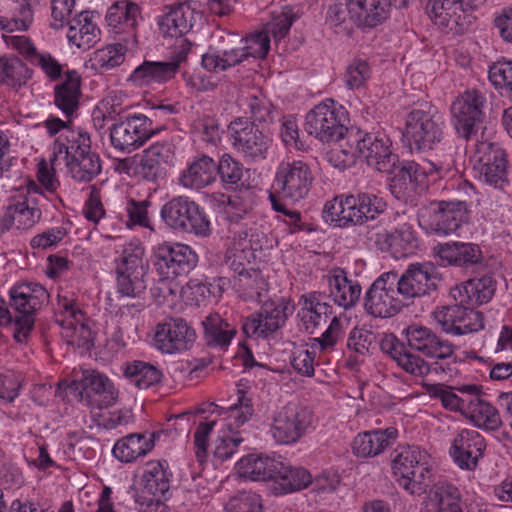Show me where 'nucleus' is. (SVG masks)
<instances>
[{"label": "nucleus", "mask_w": 512, "mask_h": 512, "mask_svg": "<svg viewBox=\"0 0 512 512\" xmlns=\"http://www.w3.org/2000/svg\"><path fill=\"white\" fill-rule=\"evenodd\" d=\"M426 392L430 397L440 400L444 408L450 411H459L464 414L467 405L456 394L454 388L439 383L427 384Z\"/></svg>", "instance_id": "680f3d73"}, {"label": "nucleus", "mask_w": 512, "mask_h": 512, "mask_svg": "<svg viewBox=\"0 0 512 512\" xmlns=\"http://www.w3.org/2000/svg\"><path fill=\"white\" fill-rule=\"evenodd\" d=\"M475 178L490 186H498L506 179L507 161L504 151L491 142L476 145L471 157Z\"/></svg>", "instance_id": "aec40b11"}, {"label": "nucleus", "mask_w": 512, "mask_h": 512, "mask_svg": "<svg viewBox=\"0 0 512 512\" xmlns=\"http://www.w3.org/2000/svg\"><path fill=\"white\" fill-rule=\"evenodd\" d=\"M351 130L354 137L359 140L357 143L358 157L363 158L369 166L380 172L390 171L398 161L397 155L393 152L391 139L384 133Z\"/></svg>", "instance_id": "5701e85b"}, {"label": "nucleus", "mask_w": 512, "mask_h": 512, "mask_svg": "<svg viewBox=\"0 0 512 512\" xmlns=\"http://www.w3.org/2000/svg\"><path fill=\"white\" fill-rule=\"evenodd\" d=\"M488 77L496 89L512 92V60L501 59L491 64Z\"/></svg>", "instance_id": "338daca9"}, {"label": "nucleus", "mask_w": 512, "mask_h": 512, "mask_svg": "<svg viewBox=\"0 0 512 512\" xmlns=\"http://www.w3.org/2000/svg\"><path fill=\"white\" fill-rule=\"evenodd\" d=\"M157 437L154 432L129 434L114 444L112 453L121 462L135 461L153 450Z\"/></svg>", "instance_id": "58836bf2"}, {"label": "nucleus", "mask_w": 512, "mask_h": 512, "mask_svg": "<svg viewBox=\"0 0 512 512\" xmlns=\"http://www.w3.org/2000/svg\"><path fill=\"white\" fill-rule=\"evenodd\" d=\"M299 306L298 317L310 332L319 325L322 315L328 311V305L322 301L320 295L314 293L302 295Z\"/></svg>", "instance_id": "6e6d98bb"}, {"label": "nucleus", "mask_w": 512, "mask_h": 512, "mask_svg": "<svg viewBox=\"0 0 512 512\" xmlns=\"http://www.w3.org/2000/svg\"><path fill=\"white\" fill-rule=\"evenodd\" d=\"M81 79L76 71H68L65 80L55 87V104L66 115L78 107Z\"/></svg>", "instance_id": "09e8293b"}, {"label": "nucleus", "mask_w": 512, "mask_h": 512, "mask_svg": "<svg viewBox=\"0 0 512 512\" xmlns=\"http://www.w3.org/2000/svg\"><path fill=\"white\" fill-rule=\"evenodd\" d=\"M294 312V305L286 299H279L266 303L261 311L257 313L266 320L274 324L275 329H279L286 321L289 315Z\"/></svg>", "instance_id": "0e129e2a"}, {"label": "nucleus", "mask_w": 512, "mask_h": 512, "mask_svg": "<svg viewBox=\"0 0 512 512\" xmlns=\"http://www.w3.org/2000/svg\"><path fill=\"white\" fill-rule=\"evenodd\" d=\"M408 346L423 353L425 356L434 359H446L453 354V346L438 338L430 328L420 324L412 323L403 329Z\"/></svg>", "instance_id": "c756f323"}, {"label": "nucleus", "mask_w": 512, "mask_h": 512, "mask_svg": "<svg viewBox=\"0 0 512 512\" xmlns=\"http://www.w3.org/2000/svg\"><path fill=\"white\" fill-rule=\"evenodd\" d=\"M176 163L175 146L170 141L153 143L143 151L140 172L148 180L163 177Z\"/></svg>", "instance_id": "72a5a7b5"}, {"label": "nucleus", "mask_w": 512, "mask_h": 512, "mask_svg": "<svg viewBox=\"0 0 512 512\" xmlns=\"http://www.w3.org/2000/svg\"><path fill=\"white\" fill-rule=\"evenodd\" d=\"M140 19L139 6L127 0L116 2L110 6L105 17L107 26L116 34L133 30Z\"/></svg>", "instance_id": "c03bdc74"}, {"label": "nucleus", "mask_w": 512, "mask_h": 512, "mask_svg": "<svg viewBox=\"0 0 512 512\" xmlns=\"http://www.w3.org/2000/svg\"><path fill=\"white\" fill-rule=\"evenodd\" d=\"M124 375L140 389H147L160 383L163 374L156 365L145 361H133L124 367Z\"/></svg>", "instance_id": "5fc2aeb1"}, {"label": "nucleus", "mask_w": 512, "mask_h": 512, "mask_svg": "<svg viewBox=\"0 0 512 512\" xmlns=\"http://www.w3.org/2000/svg\"><path fill=\"white\" fill-rule=\"evenodd\" d=\"M377 244L396 258H405L416 254L420 249V238L412 224H398L389 231L377 234Z\"/></svg>", "instance_id": "2f4dec72"}, {"label": "nucleus", "mask_w": 512, "mask_h": 512, "mask_svg": "<svg viewBox=\"0 0 512 512\" xmlns=\"http://www.w3.org/2000/svg\"><path fill=\"white\" fill-rule=\"evenodd\" d=\"M236 387V402L228 408L211 404L210 412L215 417L195 416L194 449L201 465H221L238 452L243 442L240 427L251 418L253 406L247 395L248 382L241 379Z\"/></svg>", "instance_id": "f257e3e1"}, {"label": "nucleus", "mask_w": 512, "mask_h": 512, "mask_svg": "<svg viewBox=\"0 0 512 512\" xmlns=\"http://www.w3.org/2000/svg\"><path fill=\"white\" fill-rule=\"evenodd\" d=\"M217 165L206 155L194 158L180 175L179 183L189 189H201L216 179Z\"/></svg>", "instance_id": "79ce46f5"}, {"label": "nucleus", "mask_w": 512, "mask_h": 512, "mask_svg": "<svg viewBox=\"0 0 512 512\" xmlns=\"http://www.w3.org/2000/svg\"><path fill=\"white\" fill-rule=\"evenodd\" d=\"M202 19L201 6L197 1H187L167 8L158 17V26L164 37L180 38Z\"/></svg>", "instance_id": "a878e982"}, {"label": "nucleus", "mask_w": 512, "mask_h": 512, "mask_svg": "<svg viewBox=\"0 0 512 512\" xmlns=\"http://www.w3.org/2000/svg\"><path fill=\"white\" fill-rule=\"evenodd\" d=\"M238 53L239 49L234 48L221 54L216 51H209L202 56V66L209 72L223 71L241 62Z\"/></svg>", "instance_id": "e2e57ef3"}, {"label": "nucleus", "mask_w": 512, "mask_h": 512, "mask_svg": "<svg viewBox=\"0 0 512 512\" xmlns=\"http://www.w3.org/2000/svg\"><path fill=\"white\" fill-rule=\"evenodd\" d=\"M154 267L163 281L188 274L198 262L197 253L187 244L163 242L153 248Z\"/></svg>", "instance_id": "ddd939ff"}, {"label": "nucleus", "mask_w": 512, "mask_h": 512, "mask_svg": "<svg viewBox=\"0 0 512 512\" xmlns=\"http://www.w3.org/2000/svg\"><path fill=\"white\" fill-rule=\"evenodd\" d=\"M55 161L77 181H90L101 171L99 157L91 151L90 137L81 130H68L66 142H55Z\"/></svg>", "instance_id": "20e7f679"}, {"label": "nucleus", "mask_w": 512, "mask_h": 512, "mask_svg": "<svg viewBox=\"0 0 512 512\" xmlns=\"http://www.w3.org/2000/svg\"><path fill=\"white\" fill-rule=\"evenodd\" d=\"M345 5L350 18L361 26H377L389 14L386 0H345Z\"/></svg>", "instance_id": "ea45409f"}, {"label": "nucleus", "mask_w": 512, "mask_h": 512, "mask_svg": "<svg viewBox=\"0 0 512 512\" xmlns=\"http://www.w3.org/2000/svg\"><path fill=\"white\" fill-rule=\"evenodd\" d=\"M485 447L483 437L476 430L463 429L454 436L449 454L459 468L474 470Z\"/></svg>", "instance_id": "7c9ffc66"}, {"label": "nucleus", "mask_w": 512, "mask_h": 512, "mask_svg": "<svg viewBox=\"0 0 512 512\" xmlns=\"http://www.w3.org/2000/svg\"><path fill=\"white\" fill-rule=\"evenodd\" d=\"M203 326L207 343L221 349L228 347L237 333L236 328L218 314L208 316Z\"/></svg>", "instance_id": "603ef678"}, {"label": "nucleus", "mask_w": 512, "mask_h": 512, "mask_svg": "<svg viewBox=\"0 0 512 512\" xmlns=\"http://www.w3.org/2000/svg\"><path fill=\"white\" fill-rule=\"evenodd\" d=\"M313 177L306 163L300 160L283 161L279 164L274 178V193L269 195L272 208L280 213L278 218L290 227L291 232L300 229V213L286 208L276 198L296 203L305 198L309 192Z\"/></svg>", "instance_id": "7ed1b4c3"}, {"label": "nucleus", "mask_w": 512, "mask_h": 512, "mask_svg": "<svg viewBox=\"0 0 512 512\" xmlns=\"http://www.w3.org/2000/svg\"><path fill=\"white\" fill-rule=\"evenodd\" d=\"M469 220L464 202L437 201L420 210L418 223L426 234L448 236L458 231Z\"/></svg>", "instance_id": "1a4fd4ad"}, {"label": "nucleus", "mask_w": 512, "mask_h": 512, "mask_svg": "<svg viewBox=\"0 0 512 512\" xmlns=\"http://www.w3.org/2000/svg\"><path fill=\"white\" fill-rule=\"evenodd\" d=\"M322 217L335 228H349L358 224L354 194H341L325 202Z\"/></svg>", "instance_id": "e433bc0d"}, {"label": "nucleus", "mask_w": 512, "mask_h": 512, "mask_svg": "<svg viewBox=\"0 0 512 512\" xmlns=\"http://www.w3.org/2000/svg\"><path fill=\"white\" fill-rule=\"evenodd\" d=\"M311 425V412L298 404L289 403L274 413L270 433L277 443L292 444L305 435Z\"/></svg>", "instance_id": "dca6fc26"}, {"label": "nucleus", "mask_w": 512, "mask_h": 512, "mask_svg": "<svg viewBox=\"0 0 512 512\" xmlns=\"http://www.w3.org/2000/svg\"><path fill=\"white\" fill-rule=\"evenodd\" d=\"M275 243V239L259 227L241 229L229 239L225 258L234 271L232 286L240 297L254 299L266 289L258 264Z\"/></svg>", "instance_id": "f03ea898"}, {"label": "nucleus", "mask_w": 512, "mask_h": 512, "mask_svg": "<svg viewBox=\"0 0 512 512\" xmlns=\"http://www.w3.org/2000/svg\"><path fill=\"white\" fill-rule=\"evenodd\" d=\"M391 469L398 485L411 495L427 493L431 495L432 469L430 456L417 446L400 448L392 460Z\"/></svg>", "instance_id": "39448f33"}, {"label": "nucleus", "mask_w": 512, "mask_h": 512, "mask_svg": "<svg viewBox=\"0 0 512 512\" xmlns=\"http://www.w3.org/2000/svg\"><path fill=\"white\" fill-rule=\"evenodd\" d=\"M442 136L439 118L430 110L414 109L408 114L403 143L411 151L431 150L440 143Z\"/></svg>", "instance_id": "4468645a"}, {"label": "nucleus", "mask_w": 512, "mask_h": 512, "mask_svg": "<svg viewBox=\"0 0 512 512\" xmlns=\"http://www.w3.org/2000/svg\"><path fill=\"white\" fill-rule=\"evenodd\" d=\"M336 141L338 143L327 153V159L333 167L343 170L351 166L358 158L357 143L359 140L350 130Z\"/></svg>", "instance_id": "864d4df0"}, {"label": "nucleus", "mask_w": 512, "mask_h": 512, "mask_svg": "<svg viewBox=\"0 0 512 512\" xmlns=\"http://www.w3.org/2000/svg\"><path fill=\"white\" fill-rule=\"evenodd\" d=\"M57 322L68 344L89 349L93 341V332L72 298L58 296Z\"/></svg>", "instance_id": "4be33fe9"}, {"label": "nucleus", "mask_w": 512, "mask_h": 512, "mask_svg": "<svg viewBox=\"0 0 512 512\" xmlns=\"http://www.w3.org/2000/svg\"><path fill=\"white\" fill-rule=\"evenodd\" d=\"M329 287L334 302L345 309L355 305L361 295L360 285L348 279L341 269L332 272L329 277Z\"/></svg>", "instance_id": "de8ad7c7"}, {"label": "nucleus", "mask_w": 512, "mask_h": 512, "mask_svg": "<svg viewBox=\"0 0 512 512\" xmlns=\"http://www.w3.org/2000/svg\"><path fill=\"white\" fill-rule=\"evenodd\" d=\"M279 466L280 468L277 467L275 478H273L278 493L288 494L300 491L312 484V476L307 469L285 464L280 457Z\"/></svg>", "instance_id": "a18cd8bd"}, {"label": "nucleus", "mask_w": 512, "mask_h": 512, "mask_svg": "<svg viewBox=\"0 0 512 512\" xmlns=\"http://www.w3.org/2000/svg\"><path fill=\"white\" fill-rule=\"evenodd\" d=\"M354 199L356 201V213L359 225L375 220L378 216L383 214L387 208L385 199L373 193L354 194Z\"/></svg>", "instance_id": "bf43d9fd"}, {"label": "nucleus", "mask_w": 512, "mask_h": 512, "mask_svg": "<svg viewBox=\"0 0 512 512\" xmlns=\"http://www.w3.org/2000/svg\"><path fill=\"white\" fill-rule=\"evenodd\" d=\"M366 311L381 318L392 317L403 306L401 294L398 293L397 274L387 272L378 277L365 295Z\"/></svg>", "instance_id": "f3484780"}, {"label": "nucleus", "mask_w": 512, "mask_h": 512, "mask_svg": "<svg viewBox=\"0 0 512 512\" xmlns=\"http://www.w3.org/2000/svg\"><path fill=\"white\" fill-rule=\"evenodd\" d=\"M145 248L138 240L127 243L116 260L118 291L127 297H136L144 289V275L147 270Z\"/></svg>", "instance_id": "f8f14e48"}, {"label": "nucleus", "mask_w": 512, "mask_h": 512, "mask_svg": "<svg viewBox=\"0 0 512 512\" xmlns=\"http://www.w3.org/2000/svg\"><path fill=\"white\" fill-rule=\"evenodd\" d=\"M389 173L392 174L389 189L392 195L405 203L412 202L414 196L422 191L429 178L443 177V171L432 162L418 164L413 161L395 162Z\"/></svg>", "instance_id": "0eeeda50"}, {"label": "nucleus", "mask_w": 512, "mask_h": 512, "mask_svg": "<svg viewBox=\"0 0 512 512\" xmlns=\"http://www.w3.org/2000/svg\"><path fill=\"white\" fill-rule=\"evenodd\" d=\"M484 96L476 90H467L459 95L451 107L453 125L461 137L468 138L481 123Z\"/></svg>", "instance_id": "393cba45"}, {"label": "nucleus", "mask_w": 512, "mask_h": 512, "mask_svg": "<svg viewBox=\"0 0 512 512\" xmlns=\"http://www.w3.org/2000/svg\"><path fill=\"white\" fill-rule=\"evenodd\" d=\"M433 318L443 332L453 336L477 332L483 328L481 314L458 302L452 306L437 308L433 313Z\"/></svg>", "instance_id": "b1692460"}, {"label": "nucleus", "mask_w": 512, "mask_h": 512, "mask_svg": "<svg viewBox=\"0 0 512 512\" xmlns=\"http://www.w3.org/2000/svg\"><path fill=\"white\" fill-rule=\"evenodd\" d=\"M186 51L182 49L171 61H146L136 67L128 77V81L135 87H151L171 80L177 73L181 63L186 60Z\"/></svg>", "instance_id": "cd10ccee"}, {"label": "nucleus", "mask_w": 512, "mask_h": 512, "mask_svg": "<svg viewBox=\"0 0 512 512\" xmlns=\"http://www.w3.org/2000/svg\"><path fill=\"white\" fill-rule=\"evenodd\" d=\"M9 294L12 307L20 314L14 322V338L22 343L34 325V312L47 300L48 295L42 285L27 281L14 284Z\"/></svg>", "instance_id": "9d476101"}, {"label": "nucleus", "mask_w": 512, "mask_h": 512, "mask_svg": "<svg viewBox=\"0 0 512 512\" xmlns=\"http://www.w3.org/2000/svg\"><path fill=\"white\" fill-rule=\"evenodd\" d=\"M348 324L349 319L345 313L334 317L322 336L310 341L314 350L317 349L320 353L332 350Z\"/></svg>", "instance_id": "052dcab7"}, {"label": "nucleus", "mask_w": 512, "mask_h": 512, "mask_svg": "<svg viewBox=\"0 0 512 512\" xmlns=\"http://www.w3.org/2000/svg\"><path fill=\"white\" fill-rule=\"evenodd\" d=\"M397 286L402 297L424 296L436 287V268L430 262L412 263L397 277Z\"/></svg>", "instance_id": "c85d7f7f"}, {"label": "nucleus", "mask_w": 512, "mask_h": 512, "mask_svg": "<svg viewBox=\"0 0 512 512\" xmlns=\"http://www.w3.org/2000/svg\"><path fill=\"white\" fill-rule=\"evenodd\" d=\"M435 254L442 265L464 266L478 263L482 252L477 244L451 241L438 244L434 248Z\"/></svg>", "instance_id": "a19ab883"}, {"label": "nucleus", "mask_w": 512, "mask_h": 512, "mask_svg": "<svg viewBox=\"0 0 512 512\" xmlns=\"http://www.w3.org/2000/svg\"><path fill=\"white\" fill-rule=\"evenodd\" d=\"M29 78L27 66L16 56L0 57V83L13 89L26 84Z\"/></svg>", "instance_id": "4d7b16f0"}, {"label": "nucleus", "mask_w": 512, "mask_h": 512, "mask_svg": "<svg viewBox=\"0 0 512 512\" xmlns=\"http://www.w3.org/2000/svg\"><path fill=\"white\" fill-rule=\"evenodd\" d=\"M464 415L475 426L482 429L495 430L501 424V418L496 408L478 397L467 404Z\"/></svg>", "instance_id": "3c124183"}, {"label": "nucleus", "mask_w": 512, "mask_h": 512, "mask_svg": "<svg viewBox=\"0 0 512 512\" xmlns=\"http://www.w3.org/2000/svg\"><path fill=\"white\" fill-rule=\"evenodd\" d=\"M81 386L84 390L81 401L92 410L108 408L118 398V391L112 381L96 370L82 371Z\"/></svg>", "instance_id": "bb28decb"}, {"label": "nucleus", "mask_w": 512, "mask_h": 512, "mask_svg": "<svg viewBox=\"0 0 512 512\" xmlns=\"http://www.w3.org/2000/svg\"><path fill=\"white\" fill-rule=\"evenodd\" d=\"M398 437L394 427L359 433L353 440L352 451L361 458L375 457L383 453Z\"/></svg>", "instance_id": "c9c22d12"}, {"label": "nucleus", "mask_w": 512, "mask_h": 512, "mask_svg": "<svg viewBox=\"0 0 512 512\" xmlns=\"http://www.w3.org/2000/svg\"><path fill=\"white\" fill-rule=\"evenodd\" d=\"M169 486L167 462L150 460L144 464L136 478L134 496L163 498Z\"/></svg>", "instance_id": "473e14b6"}, {"label": "nucleus", "mask_w": 512, "mask_h": 512, "mask_svg": "<svg viewBox=\"0 0 512 512\" xmlns=\"http://www.w3.org/2000/svg\"><path fill=\"white\" fill-rule=\"evenodd\" d=\"M427 10L435 25L453 33L464 32L473 21L470 0H430Z\"/></svg>", "instance_id": "412c9836"}, {"label": "nucleus", "mask_w": 512, "mask_h": 512, "mask_svg": "<svg viewBox=\"0 0 512 512\" xmlns=\"http://www.w3.org/2000/svg\"><path fill=\"white\" fill-rule=\"evenodd\" d=\"M196 341L195 330L181 318H170L158 323L152 334V346L162 354H181L191 349Z\"/></svg>", "instance_id": "a211bd4d"}, {"label": "nucleus", "mask_w": 512, "mask_h": 512, "mask_svg": "<svg viewBox=\"0 0 512 512\" xmlns=\"http://www.w3.org/2000/svg\"><path fill=\"white\" fill-rule=\"evenodd\" d=\"M279 466V457L265 453H250L242 456L234 464V473L251 481H272Z\"/></svg>", "instance_id": "f704fd0d"}, {"label": "nucleus", "mask_w": 512, "mask_h": 512, "mask_svg": "<svg viewBox=\"0 0 512 512\" xmlns=\"http://www.w3.org/2000/svg\"><path fill=\"white\" fill-rule=\"evenodd\" d=\"M495 292V282L492 277L474 278L462 283L451 290L455 302L467 305L469 308L491 300Z\"/></svg>", "instance_id": "4c0bfd02"}, {"label": "nucleus", "mask_w": 512, "mask_h": 512, "mask_svg": "<svg viewBox=\"0 0 512 512\" xmlns=\"http://www.w3.org/2000/svg\"><path fill=\"white\" fill-rule=\"evenodd\" d=\"M161 218L172 230L197 237H209L213 231L208 214L196 202L185 196L175 197L164 204Z\"/></svg>", "instance_id": "423d86ee"}, {"label": "nucleus", "mask_w": 512, "mask_h": 512, "mask_svg": "<svg viewBox=\"0 0 512 512\" xmlns=\"http://www.w3.org/2000/svg\"><path fill=\"white\" fill-rule=\"evenodd\" d=\"M225 284V279H219L218 283H203L192 280L180 289V294L182 299L188 304L205 305L217 301Z\"/></svg>", "instance_id": "8fccbe9b"}, {"label": "nucleus", "mask_w": 512, "mask_h": 512, "mask_svg": "<svg viewBox=\"0 0 512 512\" xmlns=\"http://www.w3.org/2000/svg\"><path fill=\"white\" fill-rule=\"evenodd\" d=\"M219 212L222 213L230 221H238L250 209V204L242 196L235 194L227 196L224 194L219 195Z\"/></svg>", "instance_id": "69168bd1"}, {"label": "nucleus", "mask_w": 512, "mask_h": 512, "mask_svg": "<svg viewBox=\"0 0 512 512\" xmlns=\"http://www.w3.org/2000/svg\"><path fill=\"white\" fill-rule=\"evenodd\" d=\"M126 48L122 44H111L95 50L85 61L84 67L92 74H103L120 66L125 59Z\"/></svg>", "instance_id": "49530a36"}, {"label": "nucleus", "mask_w": 512, "mask_h": 512, "mask_svg": "<svg viewBox=\"0 0 512 512\" xmlns=\"http://www.w3.org/2000/svg\"><path fill=\"white\" fill-rule=\"evenodd\" d=\"M228 134L234 148L251 160L266 157L272 139L246 118H236L228 126Z\"/></svg>", "instance_id": "6ab92c4d"}, {"label": "nucleus", "mask_w": 512, "mask_h": 512, "mask_svg": "<svg viewBox=\"0 0 512 512\" xmlns=\"http://www.w3.org/2000/svg\"><path fill=\"white\" fill-rule=\"evenodd\" d=\"M51 200L38 185L29 181L26 186L15 190L2 220V225L9 229L27 230L41 218V199Z\"/></svg>", "instance_id": "6e6552de"}, {"label": "nucleus", "mask_w": 512, "mask_h": 512, "mask_svg": "<svg viewBox=\"0 0 512 512\" xmlns=\"http://www.w3.org/2000/svg\"><path fill=\"white\" fill-rule=\"evenodd\" d=\"M431 501L438 507V512H482L478 504H470L463 511L455 489L447 486H435L431 490Z\"/></svg>", "instance_id": "13d9d810"}, {"label": "nucleus", "mask_w": 512, "mask_h": 512, "mask_svg": "<svg viewBox=\"0 0 512 512\" xmlns=\"http://www.w3.org/2000/svg\"><path fill=\"white\" fill-rule=\"evenodd\" d=\"M298 16V10L290 6L283 7L280 11L274 12L272 20L265 26L263 31L250 34L244 40V45L238 48V57H241V61L249 56L254 58L265 57L270 49L268 34H272L276 41L284 38Z\"/></svg>", "instance_id": "2eb2a0df"}, {"label": "nucleus", "mask_w": 512, "mask_h": 512, "mask_svg": "<svg viewBox=\"0 0 512 512\" xmlns=\"http://www.w3.org/2000/svg\"><path fill=\"white\" fill-rule=\"evenodd\" d=\"M69 44L78 49H89L100 40V29L89 12H82L70 21L67 31Z\"/></svg>", "instance_id": "37998d69"}, {"label": "nucleus", "mask_w": 512, "mask_h": 512, "mask_svg": "<svg viewBox=\"0 0 512 512\" xmlns=\"http://www.w3.org/2000/svg\"><path fill=\"white\" fill-rule=\"evenodd\" d=\"M345 108L332 99L313 107L306 115L305 130L322 142H334L349 131Z\"/></svg>", "instance_id": "9b49d317"}, {"label": "nucleus", "mask_w": 512, "mask_h": 512, "mask_svg": "<svg viewBox=\"0 0 512 512\" xmlns=\"http://www.w3.org/2000/svg\"><path fill=\"white\" fill-rule=\"evenodd\" d=\"M224 512H263L261 497L250 492L240 493L228 500Z\"/></svg>", "instance_id": "774afa93"}]
</instances>
